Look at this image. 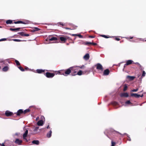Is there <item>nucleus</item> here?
I'll list each match as a JSON object with an SVG mask.
<instances>
[{
    "label": "nucleus",
    "mask_w": 146,
    "mask_h": 146,
    "mask_svg": "<svg viewBox=\"0 0 146 146\" xmlns=\"http://www.w3.org/2000/svg\"><path fill=\"white\" fill-rule=\"evenodd\" d=\"M31 111V110L29 109H27L24 111H23V114H26L27 113H28L29 112Z\"/></svg>",
    "instance_id": "obj_21"
},
{
    "label": "nucleus",
    "mask_w": 146,
    "mask_h": 146,
    "mask_svg": "<svg viewBox=\"0 0 146 146\" xmlns=\"http://www.w3.org/2000/svg\"><path fill=\"white\" fill-rule=\"evenodd\" d=\"M129 38L130 39H132L133 38V37H130Z\"/></svg>",
    "instance_id": "obj_59"
},
{
    "label": "nucleus",
    "mask_w": 146,
    "mask_h": 146,
    "mask_svg": "<svg viewBox=\"0 0 146 146\" xmlns=\"http://www.w3.org/2000/svg\"><path fill=\"white\" fill-rule=\"evenodd\" d=\"M46 128H47V129H49V128H50V127H49V125H48L47 126V127H46Z\"/></svg>",
    "instance_id": "obj_56"
},
{
    "label": "nucleus",
    "mask_w": 146,
    "mask_h": 146,
    "mask_svg": "<svg viewBox=\"0 0 146 146\" xmlns=\"http://www.w3.org/2000/svg\"><path fill=\"white\" fill-rule=\"evenodd\" d=\"M28 133V130H26L25 133L23 134V138L24 140H26L27 141V140L26 138L27 137Z\"/></svg>",
    "instance_id": "obj_8"
},
{
    "label": "nucleus",
    "mask_w": 146,
    "mask_h": 146,
    "mask_svg": "<svg viewBox=\"0 0 146 146\" xmlns=\"http://www.w3.org/2000/svg\"><path fill=\"white\" fill-rule=\"evenodd\" d=\"M90 58L89 54L88 53L86 54L84 56V58L86 60H88Z\"/></svg>",
    "instance_id": "obj_14"
},
{
    "label": "nucleus",
    "mask_w": 146,
    "mask_h": 146,
    "mask_svg": "<svg viewBox=\"0 0 146 146\" xmlns=\"http://www.w3.org/2000/svg\"><path fill=\"white\" fill-rule=\"evenodd\" d=\"M9 69V68L7 66H5L2 69V70L3 72L7 71Z\"/></svg>",
    "instance_id": "obj_27"
},
{
    "label": "nucleus",
    "mask_w": 146,
    "mask_h": 146,
    "mask_svg": "<svg viewBox=\"0 0 146 146\" xmlns=\"http://www.w3.org/2000/svg\"><path fill=\"white\" fill-rule=\"evenodd\" d=\"M67 71V69L66 70H62L58 71H55V72L56 74H60L61 75H63L64 76H67L68 74H66V72Z\"/></svg>",
    "instance_id": "obj_2"
},
{
    "label": "nucleus",
    "mask_w": 146,
    "mask_h": 146,
    "mask_svg": "<svg viewBox=\"0 0 146 146\" xmlns=\"http://www.w3.org/2000/svg\"><path fill=\"white\" fill-rule=\"evenodd\" d=\"M5 114V115L7 117H10L14 114L13 113L8 110L6 111Z\"/></svg>",
    "instance_id": "obj_6"
},
{
    "label": "nucleus",
    "mask_w": 146,
    "mask_h": 146,
    "mask_svg": "<svg viewBox=\"0 0 146 146\" xmlns=\"http://www.w3.org/2000/svg\"><path fill=\"white\" fill-rule=\"evenodd\" d=\"M21 29L20 28H17L15 29L10 28L9 30L11 31H18Z\"/></svg>",
    "instance_id": "obj_22"
},
{
    "label": "nucleus",
    "mask_w": 146,
    "mask_h": 146,
    "mask_svg": "<svg viewBox=\"0 0 146 146\" xmlns=\"http://www.w3.org/2000/svg\"><path fill=\"white\" fill-rule=\"evenodd\" d=\"M125 103L127 104H131V103L130 100H127L126 102Z\"/></svg>",
    "instance_id": "obj_42"
},
{
    "label": "nucleus",
    "mask_w": 146,
    "mask_h": 146,
    "mask_svg": "<svg viewBox=\"0 0 146 146\" xmlns=\"http://www.w3.org/2000/svg\"><path fill=\"white\" fill-rule=\"evenodd\" d=\"M127 38V39H128H128H129V38Z\"/></svg>",
    "instance_id": "obj_61"
},
{
    "label": "nucleus",
    "mask_w": 146,
    "mask_h": 146,
    "mask_svg": "<svg viewBox=\"0 0 146 146\" xmlns=\"http://www.w3.org/2000/svg\"><path fill=\"white\" fill-rule=\"evenodd\" d=\"M15 62L16 64V65L17 66L20 65V64L19 62L17 60H15Z\"/></svg>",
    "instance_id": "obj_32"
},
{
    "label": "nucleus",
    "mask_w": 146,
    "mask_h": 146,
    "mask_svg": "<svg viewBox=\"0 0 146 146\" xmlns=\"http://www.w3.org/2000/svg\"><path fill=\"white\" fill-rule=\"evenodd\" d=\"M110 73V71L108 69H106L103 72L104 75H108Z\"/></svg>",
    "instance_id": "obj_11"
},
{
    "label": "nucleus",
    "mask_w": 146,
    "mask_h": 146,
    "mask_svg": "<svg viewBox=\"0 0 146 146\" xmlns=\"http://www.w3.org/2000/svg\"><path fill=\"white\" fill-rule=\"evenodd\" d=\"M74 66H72L67 69V71L66 72V74H68V75L71 73L72 76H75V74L74 73Z\"/></svg>",
    "instance_id": "obj_1"
},
{
    "label": "nucleus",
    "mask_w": 146,
    "mask_h": 146,
    "mask_svg": "<svg viewBox=\"0 0 146 146\" xmlns=\"http://www.w3.org/2000/svg\"><path fill=\"white\" fill-rule=\"evenodd\" d=\"M0 28H1V27L0 26Z\"/></svg>",
    "instance_id": "obj_63"
},
{
    "label": "nucleus",
    "mask_w": 146,
    "mask_h": 146,
    "mask_svg": "<svg viewBox=\"0 0 146 146\" xmlns=\"http://www.w3.org/2000/svg\"><path fill=\"white\" fill-rule=\"evenodd\" d=\"M39 127H36L34 129L33 131H37Z\"/></svg>",
    "instance_id": "obj_43"
},
{
    "label": "nucleus",
    "mask_w": 146,
    "mask_h": 146,
    "mask_svg": "<svg viewBox=\"0 0 146 146\" xmlns=\"http://www.w3.org/2000/svg\"><path fill=\"white\" fill-rule=\"evenodd\" d=\"M43 124V121L41 120H39L37 123V124L38 126H42Z\"/></svg>",
    "instance_id": "obj_15"
},
{
    "label": "nucleus",
    "mask_w": 146,
    "mask_h": 146,
    "mask_svg": "<svg viewBox=\"0 0 146 146\" xmlns=\"http://www.w3.org/2000/svg\"><path fill=\"white\" fill-rule=\"evenodd\" d=\"M115 40H116L119 41V40H120V39L119 38H118L115 37Z\"/></svg>",
    "instance_id": "obj_45"
},
{
    "label": "nucleus",
    "mask_w": 146,
    "mask_h": 146,
    "mask_svg": "<svg viewBox=\"0 0 146 146\" xmlns=\"http://www.w3.org/2000/svg\"><path fill=\"white\" fill-rule=\"evenodd\" d=\"M128 140H129V141H131V138H130V137H129L128 136Z\"/></svg>",
    "instance_id": "obj_54"
},
{
    "label": "nucleus",
    "mask_w": 146,
    "mask_h": 146,
    "mask_svg": "<svg viewBox=\"0 0 146 146\" xmlns=\"http://www.w3.org/2000/svg\"><path fill=\"white\" fill-rule=\"evenodd\" d=\"M28 69V68H25V69Z\"/></svg>",
    "instance_id": "obj_60"
},
{
    "label": "nucleus",
    "mask_w": 146,
    "mask_h": 146,
    "mask_svg": "<svg viewBox=\"0 0 146 146\" xmlns=\"http://www.w3.org/2000/svg\"><path fill=\"white\" fill-rule=\"evenodd\" d=\"M138 66H139L140 68L141 69H142V67L140 64V65H138Z\"/></svg>",
    "instance_id": "obj_51"
},
{
    "label": "nucleus",
    "mask_w": 146,
    "mask_h": 146,
    "mask_svg": "<svg viewBox=\"0 0 146 146\" xmlns=\"http://www.w3.org/2000/svg\"><path fill=\"white\" fill-rule=\"evenodd\" d=\"M40 30V29L37 27H35L32 30V32H33Z\"/></svg>",
    "instance_id": "obj_28"
},
{
    "label": "nucleus",
    "mask_w": 146,
    "mask_h": 146,
    "mask_svg": "<svg viewBox=\"0 0 146 146\" xmlns=\"http://www.w3.org/2000/svg\"><path fill=\"white\" fill-rule=\"evenodd\" d=\"M52 133V131L51 130L49 132H48L47 133V135H46L47 137L48 138L50 137L51 136Z\"/></svg>",
    "instance_id": "obj_26"
},
{
    "label": "nucleus",
    "mask_w": 146,
    "mask_h": 146,
    "mask_svg": "<svg viewBox=\"0 0 146 146\" xmlns=\"http://www.w3.org/2000/svg\"><path fill=\"white\" fill-rule=\"evenodd\" d=\"M14 23L15 24H19V23H21V24H26V23L25 22L22 21H17L15 22H14Z\"/></svg>",
    "instance_id": "obj_17"
},
{
    "label": "nucleus",
    "mask_w": 146,
    "mask_h": 146,
    "mask_svg": "<svg viewBox=\"0 0 146 146\" xmlns=\"http://www.w3.org/2000/svg\"><path fill=\"white\" fill-rule=\"evenodd\" d=\"M58 24L61 25L62 26H64V24L63 23L61 22L58 23Z\"/></svg>",
    "instance_id": "obj_40"
},
{
    "label": "nucleus",
    "mask_w": 146,
    "mask_h": 146,
    "mask_svg": "<svg viewBox=\"0 0 146 146\" xmlns=\"http://www.w3.org/2000/svg\"><path fill=\"white\" fill-rule=\"evenodd\" d=\"M65 29H69V30H70L71 29H70V28H68V27H66L65 28Z\"/></svg>",
    "instance_id": "obj_55"
},
{
    "label": "nucleus",
    "mask_w": 146,
    "mask_h": 146,
    "mask_svg": "<svg viewBox=\"0 0 146 146\" xmlns=\"http://www.w3.org/2000/svg\"><path fill=\"white\" fill-rule=\"evenodd\" d=\"M146 73L144 71H143L141 77H144L145 76Z\"/></svg>",
    "instance_id": "obj_37"
},
{
    "label": "nucleus",
    "mask_w": 146,
    "mask_h": 146,
    "mask_svg": "<svg viewBox=\"0 0 146 146\" xmlns=\"http://www.w3.org/2000/svg\"><path fill=\"white\" fill-rule=\"evenodd\" d=\"M131 96L132 97H134L136 98H139L140 97V95L136 93H131Z\"/></svg>",
    "instance_id": "obj_12"
},
{
    "label": "nucleus",
    "mask_w": 146,
    "mask_h": 146,
    "mask_svg": "<svg viewBox=\"0 0 146 146\" xmlns=\"http://www.w3.org/2000/svg\"><path fill=\"white\" fill-rule=\"evenodd\" d=\"M18 67L21 71H25L24 69L22 67L19 66H18Z\"/></svg>",
    "instance_id": "obj_34"
},
{
    "label": "nucleus",
    "mask_w": 146,
    "mask_h": 146,
    "mask_svg": "<svg viewBox=\"0 0 146 146\" xmlns=\"http://www.w3.org/2000/svg\"><path fill=\"white\" fill-rule=\"evenodd\" d=\"M77 34H72V36H76Z\"/></svg>",
    "instance_id": "obj_58"
},
{
    "label": "nucleus",
    "mask_w": 146,
    "mask_h": 146,
    "mask_svg": "<svg viewBox=\"0 0 146 146\" xmlns=\"http://www.w3.org/2000/svg\"><path fill=\"white\" fill-rule=\"evenodd\" d=\"M83 44L85 45H89L90 44H92V42H84L83 43Z\"/></svg>",
    "instance_id": "obj_31"
},
{
    "label": "nucleus",
    "mask_w": 146,
    "mask_h": 146,
    "mask_svg": "<svg viewBox=\"0 0 146 146\" xmlns=\"http://www.w3.org/2000/svg\"><path fill=\"white\" fill-rule=\"evenodd\" d=\"M78 67H76L74 66V68H75L74 69V74H75V76L76 75H77V71L78 70V69L77 68Z\"/></svg>",
    "instance_id": "obj_25"
},
{
    "label": "nucleus",
    "mask_w": 146,
    "mask_h": 146,
    "mask_svg": "<svg viewBox=\"0 0 146 146\" xmlns=\"http://www.w3.org/2000/svg\"><path fill=\"white\" fill-rule=\"evenodd\" d=\"M32 143L34 144L38 145L39 144V141L37 140H33V141H32Z\"/></svg>",
    "instance_id": "obj_19"
},
{
    "label": "nucleus",
    "mask_w": 146,
    "mask_h": 146,
    "mask_svg": "<svg viewBox=\"0 0 146 146\" xmlns=\"http://www.w3.org/2000/svg\"><path fill=\"white\" fill-rule=\"evenodd\" d=\"M6 23L7 24H11L12 23L13 21L12 20H8L6 21Z\"/></svg>",
    "instance_id": "obj_29"
},
{
    "label": "nucleus",
    "mask_w": 146,
    "mask_h": 146,
    "mask_svg": "<svg viewBox=\"0 0 146 146\" xmlns=\"http://www.w3.org/2000/svg\"><path fill=\"white\" fill-rule=\"evenodd\" d=\"M37 72L38 73H41L44 72V70L42 69H37L36 70Z\"/></svg>",
    "instance_id": "obj_24"
},
{
    "label": "nucleus",
    "mask_w": 146,
    "mask_h": 146,
    "mask_svg": "<svg viewBox=\"0 0 146 146\" xmlns=\"http://www.w3.org/2000/svg\"><path fill=\"white\" fill-rule=\"evenodd\" d=\"M92 44H93L94 45H97V44L95 43L92 42Z\"/></svg>",
    "instance_id": "obj_49"
},
{
    "label": "nucleus",
    "mask_w": 146,
    "mask_h": 146,
    "mask_svg": "<svg viewBox=\"0 0 146 146\" xmlns=\"http://www.w3.org/2000/svg\"><path fill=\"white\" fill-rule=\"evenodd\" d=\"M57 40V38L54 37H52L51 38L50 37L49 38V40L50 41L56 40Z\"/></svg>",
    "instance_id": "obj_20"
},
{
    "label": "nucleus",
    "mask_w": 146,
    "mask_h": 146,
    "mask_svg": "<svg viewBox=\"0 0 146 146\" xmlns=\"http://www.w3.org/2000/svg\"><path fill=\"white\" fill-rule=\"evenodd\" d=\"M89 37L90 38H94L95 37L93 36H89Z\"/></svg>",
    "instance_id": "obj_50"
},
{
    "label": "nucleus",
    "mask_w": 146,
    "mask_h": 146,
    "mask_svg": "<svg viewBox=\"0 0 146 146\" xmlns=\"http://www.w3.org/2000/svg\"><path fill=\"white\" fill-rule=\"evenodd\" d=\"M6 39L5 38H3L1 39H0V41H5L6 40Z\"/></svg>",
    "instance_id": "obj_44"
},
{
    "label": "nucleus",
    "mask_w": 146,
    "mask_h": 146,
    "mask_svg": "<svg viewBox=\"0 0 146 146\" xmlns=\"http://www.w3.org/2000/svg\"><path fill=\"white\" fill-rule=\"evenodd\" d=\"M96 66V69L98 70H101V71H103L104 68L102 65L100 63H97Z\"/></svg>",
    "instance_id": "obj_5"
},
{
    "label": "nucleus",
    "mask_w": 146,
    "mask_h": 146,
    "mask_svg": "<svg viewBox=\"0 0 146 146\" xmlns=\"http://www.w3.org/2000/svg\"><path fill=\"white\" fill-rule=\"evenodd\" d=\"M111 131L112 132V133L113 134H120L121 135V134L119 133L118 132H117V131H115L114 130H112Z\"/></svg>",
    "instance_id": "obj_23"
},
{
    "label": "nucleus",
    "mask_w": 146,
    "mask_h": 146,
    "mask_svg": "<svg viewBox=\"0 0 146 146\" xmlns=\"http://www.w3.org/2000/svg\"><path fill=\"white\" fill-rule=\"evenodd\" d=\"M121 97H127L129 96L128 94L127 93H122L120 94Z\"/></svg>",
    "instance_id": "obj_13"
},
{
    "label": "nucleus",
    "mask_w": 146,
    "mask_h": 146,
    "mask_svg": "<svg viewBox=\"0 0 146 146\" xmlns=\"http://www.w3.org/2000/svg\"><path fill=\"white\" fill-rule=\"evenodd\" d=\"M0 145H1V146H5L4 144V143H2V144H0Z\"/></svg>",
    "instance_id": "obj_53"
},
{
    "label": "nucleus",
    "mask_w": 146,
    "mask_h": 146,
    "mask_svg": "<svg viewBox=\"0 0 146 146\" xmlns=\"http://www.w3.org/2000/svg\"><path fill=\"white\" fill-rule=\"evenodd\" d=\"M83 72L82 70H80L77 72V75H78L79 76H81L83 74Z\"/></svg>",
    "instance_id": "obj_30"
},
{
    "label": "nucleus",
    "mask_w": 146,
    "mask_h": 146,
    "mask_svg": "<svg viewBox=\"0 0 146 146\" xmlns=\"http://www.w3.org/2000/svg\"><path fill=\"white\" fill-rule=\"evenodd\" d=\"M143 96V94H142L141 95H140V97H142Z\"/></svg>",
    "instance_id": "obj_57"
},
{
    "label": "nucleus",
    "mask_w": 146,
    "mask_h": 146,
    "mask_svg": "<svg viewBox=\"0 0 146 146\" xmlns=\"http://www.w3.org/2000/svg\"><path fill=\"white\" fill-rule=\"evenodd\" d=\"M112 104L114 105H116L117 104V103L116 102H114L112 103Z\"/></svg>",
    "instance_id": "obj_46"
},
{
    "label": "nucleus",
    "mask_w": 146,
    "mask_h": 146,
    "mask_svg": "<svg viewBox=\"0 0 146 146\" xmlns=\"http://www.w3.org/2000/svg\"><path fill=\"white\" fill-rule=\"evenodd\" d=\"M23 110L22 109H20L18 110L17 112L15 113L16 114V115L17 116H19L21 114H23Z\"/></svg>",
    "instance_id": "obj_7"
},
{
    "label": "nucleus",
    "mask_w": 146,
    "mask_h": 146,
    "mask_svg": "<svg viewBox=\"0 0 146 146\" xmlns=\"http://www.w3.org/2000/svg\"><path fill=\"white\" fill-rule=\"evenodd\" d=\"M133 61L131 60H128L127 61L126 63L124 65V67H125V66L129 65L131 64H132L134 63Z\"/></svg>",
    "instance_id": "obj_9"
},
{
    "label": "nucleus",
    "mask_w": 146,
    "mask_h": 146,
    "mask_svg": "<svg viewBox=\"0 0 146 146\" xmlns=\"http://www.w3.org/2000/svg\"><path fill=\"white\" fill-rule=\"evenodd\" d=\"M1 66H0V69H1Z\"/></svg>",
    "instance_id": "obj_62"
},
{
    "label": "nucleus",
    "mask_w": 146,
    "mask_h": 146,
    "mask_svg": "<svg viewBox=\"0 0 146 146\" xmlns=\"http://www.w3.org/2000/svg\"><path fill=\"white\" fill-rule=\"evenodd\" d=\"M29 36V34H27L25 33V35H24V36Z\"/></svg>",
    "instance_id": "obj_47"
},
{
    "label": "nucleus",
    "mask_w": 146,
    "mask_h": 146,
    "mask_svg": "<svg viewBox=\"0 0 146 146\" xmlns=\"http://www.w3.org/2000/svg\"><path fill=\"white\" fill-rule=\"evenodd\" d=\"M138 88H137L135 89H134L131 90V92H136L138 91Z\"/></svg>",
    "instance_id": "obj_39"
},
{
    "label": "nucleus",
    "mask_w": 146,
    "mask_h": 146,
    "mask_svg": "<svg viewBox=\"0 0 146 146\" xmlns=\"http://www.w3.org/2000/svg\"><path fill=\"white\" fill-rule=\"evenodd\" d=\"M127 86L126 85H125L123 88V90L124 91H126L127 89Z\"/></svg>",
    "instance_id": "obj_36"
},
{
    "label": "nucleus",
    "mask_w": 146,
    "mask_h": 146,
    "mask_svg": "<svg viewBox=\"0 0 146 146\" xmlns=\"http://www.w3.org/2000/svg\"><path fill=\"white\" fill-rule=\"evenodd\" d=\"M76 36H78L79 38H82L83 37V36L80 34H77Z\"/></svg>",
    "instance_id": "obj_41"
},
{
    "label": "nucleus",
    "mask_w": 146,
    "mask_h": 146,
    "mask_svg": "<svg viewBox=\"0 0 146 146\" xmlns=\"http://www.w3.org/2000/svg\"><path fill=\"white\" fill-rule=\"evenodd\" d=\"M69 38L68 37L64 36L59 37L60 39L62 42V43H65Z\"/></svg>",
    "instance_id": "obj_3"
},
{
    "label": "nucleus",
    "mask_w": 146,
    "mask_h": 146,
    "mask_svg": "<svg viewBox=\"0 0 146 146\" xmlns=\"http://www.w3.org/2000/svg\"><path fill=\"white\" fill-rule=\"evenodd\" d=\"M55 73H52L49 72H47L44 75L48 78H52L55 75Z\"/></svg>",
    "instance_id": "obj_4"
},
{
    "label": "nucleus",
    "mask_w": 146,
    "mask_h": 146,
    "mask_svg": "<svg viewBox=\"0 0 146 146\" xmlns=\"http://www.w3.org/2000/svg\"><path fill=\"white\" fill-rule=\"evenodd\" d=\"M134 63H135L138 66L140 65V64L138 62Z\"/></svg>",
    "instance_id": "obj_52"
},
{
    "label": "nucleus",
    "mask_w": 146,
    "mask_h": 146,
    "mask_svg": "<svg viewBox=\"0 0 146 146\" xmlns=\"http://www.w3.org/2000/svg\"><path fill=\"white\" fill-rule=\"evenodd\" d=\"M145 41H146V40H145Z\"/></svg>",
    "instance_id": "obj_64"
},
{
    "label": "nucleus",
    "mask_w": 146,
    "mask_h": 146,
    "mask_svg": "<svg viewBox=\"0 0 146 146\" xmlns=\"http://www.w3.org/2000/svg\"><path fill=\"white\" fill-rule=\"evenodd\" d=\"M111 146H114L115 145V143L113 141H115L116 139L115 138H113L111 139Z\"/></svg>",
    "instance_id": "obj_18"
},
{
    "label": "nucleus",
    "mask_w": 146,
    "mask_h": 146,
    "mask_svg": "<svg viewBox=\"0 0 146 146\" xmlns=\"http://www.w3.org/2000/svg\"><path fill=\"white\" fill-rule=\"evenodd\" d=\"M127 78L128 79L130 80H133L135 78V77L133 76H127Z\"/></svg>",
    "instance_id": "obj_16"
},
{
    "label": "nucleus",
    "mask_w": 146,
    "mask_h": 146,
    "mask_svg": "<svg viewBox=\"0 0 146 146\" xmlns=\"http://www.w3.org/2000/svg\"><path fill=\"white\" fill-rule=\"evenodd\" d=\"M13 40L16 42H21L22 41L21 40L18 39H13Z\"/></svg>",
    "instance_id": "obj_38"
},
{
    "label": "nucleus",
    "mask_w": 146,
    "mask_h": 146,
    "mask_svg": "<svg viewBox=\"0 0 146 146\" xmlns=\"http://www.w3.org/2000/svg\"><path fill=\"white\" fill-rule=\"evenodd\" d=\"M101 36L106 38L110 37L107 36L105 35H101Z\"/></svg>",
    "instance_id": "obj_35"
},
{
    "label": "nucleus",
    "mask_w": 146,
    "mask_h": 146,
    "mask_svg": "<svg viewBox=\"0 0 146 146\" xmlns=\"http://www.w3.org/2000/svg\"><path fill=\"white\" fill-rule=\"evenodd\" d=\"M84 66V65H83L82 66H78V67H79L80 68H82Z\"/></svg>",
    "instance_id": "obj_48"
},
{
    "label": "nucleus",
    "mask_w": 146,
    "mask_h": 146,
    "mask_svg": "<svg viewBox=\"0 0 146 146\" xmlns=\"http://www.w3.org/2000/svg\"><path fill=\"white\" fill-rule=\"evenodd\" d=\"M23 141L22 140H20L19 139H17L15 142L19 145H20L22 143Z\"/></svg>",
    "instance_id": "obj_10"
},
{
    "label": "nucleus",
    "mask_w": 146,
    "mask_h": 146,
    "mask_svg": "<svg viewBox=\"0 0 146 146\" xmlns=\"http://www.w3.org/2000/svg\"><path fill=\"white\" fill-rule=\"evenodd\" d=\"M18 33L20 34L22 36H24V35H25V33L23 32H20Z\"/></svg>",
    "instance_id": "obj_33"
}]
</instances>
